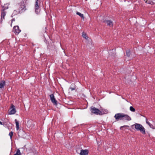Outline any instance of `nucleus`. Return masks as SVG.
Wrapping results in <instances>:
<instances>
[{"label": "nucleus", "mask_w": 155, "mask_h": 155, "mask_svg": "<svg viewBox=\"0 0 155 155\" xmlns=\"http://www.w3.org/2000/svg\"><path fill=\"white\" fill-rule=\"evenodd\" d=\"M132 127L133 129H134V127L135 129L137 131H140L143 134H145V128L142 125L137 123H135L132 125Z\"/></svg>", "instance_id": "obj_1"}, {"label": "nucleus", "mask_w": 155, "mask_h": 155, "mask_svg": "<svg viewBox=\"0 0 155 155\" xmlns=\"http://www.w3.org/2000/svg\"><path fill=\"white\" fill-rule=\"evenodd\" d=\"M91 112L93 114H95L97 115H102L103 114H106L107 111L105 110L104 113H102L101 110L99 109L94 107H92L90 109Z\"/></svg>", "instance_id": "obj_2"}, {"label": "nucleus", "mask_w": 155, "mask_h": 155, "mask_svg": "<svg viewBox=\"0 0 155 155\" xmlns=\"http://www.w3.org/2000/svg\"><path fill=\"white\" fill-rule=\"evenodd\" d=\"M124 113H118L116 114L114 116L115 119L117 120H123Z\"/></svg>", "instance_id": "obj_3"}, {"label": "nucleus", "mask_w": 155, "mask_h": 155, "mask_svg": "<svg viewBox=\"0 0 155 155\" xmlns=\"http://www.w3.org/2000/svg\"><path fill=\"white\" fill-rule=\"evenodd\" d=\"M16 112L15 106L13 104H12L10 108L9 111V114H14Z\"/></svg>", "instance_id": "obj_4"}, {"label": "nucleus", "mask_w": 155, "mask_h": 155, "mask_svg": "<svg viewBox=\"0 0 155 155\" xmlns=\"http://www.w3.org/2000/svg\"><path fill=\"white\" fill-rule=\"evenodd\" d=\"M13 31L15 35H17L21 31V30L19 29L18 26H15L13 27Z\"/></svg>", "instance_id": "obj_5"}, {"label": "nucleus", "mask_w": 155, "mask_h": 155, "mask_svg": "<svg viewBox=\"0 0 155 155\" xmlns=\"http://www.w3.org/2000/svg\"><path fill=\"white\" fill-rule=\"evenodd\" d=\"M26 10V6L25 5H21L18 7V12L19 13H21L25 11Z\"/></svg>", "instance_id": "obj_6"}, {"label": "nucleus", "mask_w": 155, "mask_h": 155, "mask_svg": "<svg viewBox=\"0 0 155 155\" xmlns=\"http://www.w3.org/2000/svg\"><path fill=\"white\" fill-rule=\"evenodd\" d=\"M51 100L52 103L55 105L57 104V101L54 98L53 94H52L50 95Z\"/></svg>", "instance_id": "obj_7"}, {"label": "nucleus", "mask_w": 155, "mask_h": 155, "mask_svg": "<svg viewBox=\"0 0 155 155\" xmlns=\"http://www.w3.org/2000/svg\"><path fill=\"white\" fill-rule=\"evenodd\" d=\"M131 117L128 115L124 113L123 120H125L127 121H130L131 120Z\"/></svg>", "instance_id": "obj_8"}, {"label": "nucleus", "mask_w": 155, "mask_h": 155, "mask_svg": "<svg viewBox=\"0 0 155 155\" xmlns=\"http://www.w3.org/2000/svg\"><path fill=\"white\" fill-rule=\"evenodd\" d=\"M6 12L4 10H2L1 14V19L2 21L5 19V17L6 15Z\"/></svg>", "instance_id": "obj_9"}, {"label": "nucleus", "mask_w": 155, "mask_h": 155, "mask_svg": "<svg viewBox=\"0 0 155 155\" xmlns=\"http://www.w3.org/2000/svg\"><path fill=\"white\" fill-rule=\"evenodd\" d=\"M88 151V150H81L80 153V155H87Z\"/></svg>", "instance_id": "obj_10"}, {"label": "nucleus", "mask_w": 155, "mask_h": 155, "mask_svg": "<svg viewBox=\"0 0 155 155\" xmlns=\"http://www.w3.org/2000/svg\"><path fill=\"white\" fill-rule=\"evenodd\" d=\"M103 22L104 23L107 24V26H109L110 27H111L113 26V23L112 21L110 20H105Z\"/></svg>", "instance_id": "obj_11"}, {"label": "nucleus", "mask_w": 155, "mask_h": 155, "mask_svg": "<svg viewBox=\"0 0 155 155\" xmlns=\"http://www.w3.org/2000/svg\"><path fill=\"white\" fill-rule=\"evenodd\" d=\"M5 81H2L0 83V88H3L5 84Z\"/></svg>", "instance_id": "obj_12"}, {"label": "nucleus", "mask_w": 155, "mask_h": 155, "mask_svg": "<svg viewBox=\"0 0 155 155\" xmlns=\"http://www.w3.org/2000/svg\"><path fill=\"white\" fill-rule=\"evenodd\" d=\"M15 122L16 125V128L17 130H18L19 129V123L18 121H17L16 119L15 120Z\"/></svg>", "instance_id": "obj_13"}, {"label": "nucleus", "mask_w": 155, "mask_h": 155, "mask_svg": "<svg viewBox=\"0 0 155 155\" xmlns=\"http://www.w3.org/2000/svg\"><path fill=\"white\" fill-rule=\"evenodd\" d=\"M76 14L80 16L83 20L84 19V17L83 14H82L79 12H76Z\"/></svg>", "instance_id": "obj_14"}, {"label": "nucleus", "mask_w": 155, "mask_h": 155, "mask_svg": "<svg viewBox=\"0 0 155 155\" xmlns=\"http://www.w3.org/2000/svg\"><path fill=\"white\" fill-rule=\"evenodd\" d=\"M2 10H4L5 11V10L8 8V5L7 4H5L2 7Z\"/></svg>", "instance_id": "obj_15"}, {"label": "nucleus", "mask_w": 155, "mask_h": 155, "mask_svg": "<svg viewBox=\"0 0 155 155\" xmlns=\"http://www.w3.org/2000/svg\"><path fill=\"white\" fill-rule=\"evenodd\" d=\"M82 36L83 38H84L86 40L88 38V37L87 35V34L84 32H83Z\"/></svg>", "instance_id": "obj_16"}, {"label": "nucleus", "mask_w": 155, "mask_h": 155, "mask_svg": "<svg viewBox=\"0 0 155 155\" xmlns=\"http://www.w3.org/2000/svg\"><path fill=\"white\" fill-rule=\"evenodd\" d=\"M35 12L36 14H38L40 12V10L39 9V8H35Z\"/></svg>", "instance_id": "obj_17"}, {"label": "nucleus", "mask_w": 155, "mask_h": 155, "mask_svg": "<svg viewBox=\"0 0 155 155\" xmlns=\"http://www.w3.org/2000/svg\"><path fill=\"white\" fill-rule=\"evenodd\" d=\"M39 0H36L35 4V8H39V5L38 4V2Z\"/></svg>", "instance_id": "obj_18"}, {"label": "nucleus", "mask_w": 155, "mask_h": 155, "mask_svg": "<svg viewBox=\"0 0 155 155\" xmlns=\"http://www.w3.org/2000/svg\"><path fill=\"white\" fill-rule=\"evenodd\" d=\"M14 155H21V153L19 149H18L16 153Z\"/></svg>", "instance_id": "obj_19"}, {"label": "nucleus", "mask_w": 155, "mask_h": 155, "mask_svg": "<svg viewBox=\"0 0 155 155\" xmlns=\"http://www.w3.org/2000/svg\"><path fill=\"white\" fill-rule=\"evenodd\" d=\"M73 87H70V89L71 91H73L75 90V86L74 84H72L71 85Z\"/></svg>", "instance_id": "obj_20"}, {"label": "nucleus", "mask_w": 155, "mask_h": 155, "mask_svg": "<svg viewBox=\"0 0 155 155\" xmlns=\"http://www.w3.org/2000/svg\"><path fill=\"white\" fill-rule=\"evenodd\" d=\"M130 110L132 112H134L135 111V108L132 106H130Z\"/></svg>", "instance_id": "obj_21"}, {"label": "nucleus", "mask_w": 155, "mask_h": 155, "mask_svg": "<svg viewBox=\"0 0 155 155\" xmlns=\"http://www.w3.org/2000/svg\"><path fill=\"white\" fill-rule=\"evenodd\" d=\"M145 2L146 3H148L150 4L153 5V2L152 1H148L147 0H144Z\"/></svg>", "instance_id": "obj_22"}, {"label": "nucleus", "mask_w": 155, "mask_h": 155, "mask_svg": "<svg viewBox=\"0 0 155 155\" xmlns=\"http://www.w3.org/2000/svg\"><path fill=\"white\" fill-rule=\"evenodd\" d=\"M13 135V132L12 131L10 132L9 134V136L10 137V138L11 140L12 138V137Z\"/></svg>", "instance_id": "obj_23"}, {"label": "nucleus", "mask_w": 155, "mask_h": 155, "mask_svg": "<svg viewBox=\"0 0 155 155\" xmlns=\"http://www.w3.org/2000/svg\"><path fill=\"white\" fill-rule=\"evenodd\" d=\"M126 54L127 56L129 57L130 54V53L129 50L127 51H126Z\"/></svg>", "instance_id": "obj_24"}, {"label": "nucleus", "mask_w": 155, "mask_h": 155, "mask_svg": "<svg viewBox=\"0 0 155 155\" xmlns=\"http://www.w3.org/2000/svg\"><path fill=\"white\" fill-rule=\"evenodd\" d=\"M28 0H22L21 4L22 3L23 4H25L27 2Z\"/></svg>", "instance_id": "obj_25"}, {"label": "nucleus", "mask_w": 155, "mask_h": 155, "mask_svg": "<svg viewBox=\"0 0 155 155\" xmlns=\"http://www.w3.org/2000/svg\"><path fill=\"white\" fill-rule=\"evenodd\" d=\"M21 132H23L22 130H19V131L18 132V135L19 136H21V135H20V133Z\"/></svg>", "instance_id": "obj_26"}, {"label": "nucleus", "mask_w": 155, "mask_h": 155, "mask_svg": "<svg viewBox=\"0 0 155 155\" xmlns=\"http://www.w3.org/2000/svg\"><path fill=\"white\" fill-rule=\"evenodd\" d=\"M105 110H107V113H106V114L107 113H108V111L107 110H105V109H102L101 110V111L102 112V113H104L105 112Z\"/></svg>", "instance_id": "obj_27"}, {"label": "nucleus", "mask_w": 155, "mask_h": 155, "mask_svg": "<svg viewBox=\"0 0 155 155\" xmlns=\"http://www.w3.org/2000/svg\"><path fill=\"white\" fill-rule=\"evenodd\" d=\"M149 126L150 127H151V128L155 129V128L154 127V126L152 124H150V125Z\"/></svg>", "instance_id": "obj_28"}, {"label": "nucleus", "mask_w": 155, "mask_h": 155, "mask_svg": "<svg viewBox=\"0 0 155 155\" xmlns=\"http://www.w3.org/2000/svg\"><path fill=\"white\" fill-rule=\"evenodd\" d=\"M0 124L1 125H5L6 124H5V122H3V123H2L0 121Z\"/></svg>", "instance_id": "obj_29"}, {"label": "nucleus", "mask_w": 155, "mask_h": 155, "mask_svg": "<svg viewBox=\"0 0 155 155\" xmlns=\"http://www.w3.org/2000/svg\"><path fill=\"white\" fill-rule=\"evenodd\" d=\"M129 127V126L128 125H124L123 126H121L120 127V129H122V128H123L124 127Z\"/></svg>", "instance_id": "obj_30"}, {"label": "nucleus", "mask_w": 155, "mask_h": 155, "mask_svg": "<svg viewBox=\"0 0 155 155\" xmlns=\"http://www.w3.org/2000/svg\"><path fill=\"white\" fill-rule=\"evenodd\" d=\"M146 123H147V124L149 125H150V123L149 122L147 121V120H146Z\"/></svg>", "instance_id": "obj_31"}, {"label": "nucleus", "mask_w": 155, "mask_h": 155, "mask_svg": "<svg viewBox=\"0 0 155 155\" xmlns=\"http://www.w3.org/2000/svg\"><path fill=\"white\" fill-rule=\"evenodd\" d=\"M15 19H14V18L12 19V22L13 21H15Z\"/></svg>", "instance_id": "obj_32"}]
</instances>
